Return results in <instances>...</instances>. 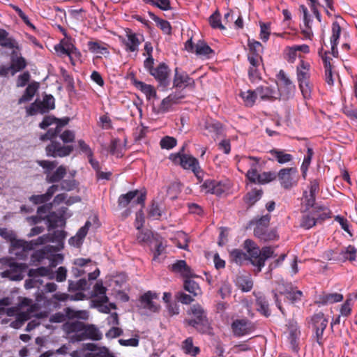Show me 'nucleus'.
Here are the masks:
<instances>
[{"label":"nucleus","instance_id":"1","mask_svg":"<svg viewBox=\"0 0 357 357\" xmlns=\"http://www.w3.org/2000/svg\"><path fill=\"white\" fill-rule=\"evenodd\" d=\"M68 123V119H58L54 116H46L39 127L41 129H46L47 127L55 125V128H51L48 131L41 135L40 139L41 141L51 140V143L46 147V154L49 157H64L68 155L73 150V146H61L60 143L54 142L52 139L61 132L62 128Z\"/></svg>","mask_w":357,"mask_h":357},{"label":"nucleus","instance_id":"2","mask_svg":"<svg viewBox=\"0 0 357 357\" xmlns=\"http://www.w3.org/2000/svg\"><path fill=\"white\" fill-rule=\"evenodd\" d=\"M63 330L67 334L73 333L70 337L72 342H81L85 340L98 341L102 339V334L93 324H85L79 321H67L63 325Z\"/></svg>","mask_w":357,"mask_h":357},{"label":"nucleus","instance_id":"3","mask_svg":"<svg viewBox=\"0 0 357 357\" xmlns=\"http://www.w3.org/2000/svg\"><path fill=\"white\" fill-rule=\"evenodd\" d=\"M296 79L299 89L305 100L312 97L313 84L310 81L311 65L308 61L301 59L296 68Z\"/></svg>","mask_w":357,"mask_h":357},{"label":"nucleus","instance_id":"4","mask_svg":"<svg viewBox=\"0 0 357 357\" xmlns=\"http://www.w3.org/2000/svg\"><path fill=\"white\" fill-rule=\"evenodd\" d=\"M243 248L250 255V263L257 268V273H259L265 265L267 259L271 257L273 250L270 247H264L261 250L255 243L247 239L244 241Z\"/></svg>","mask_w":357,"mask_h":357},{"label":"nucleus","instance_id":"5","mask_svg":"<svg viewBox=\"0 0 357 357\" xmlns=\"http://www.w3.org/2000/svg\"><path fill=\"white\" fill-rule=\"evenodd\" d=\"M190 314L192 317L186 321L189 326L195 328L200 333H212L213 328L208 321L206 313L200 305L196 304L191 306Z\"/></svg>","mask_w":357,"mask_h":357},{"label":"nucleus","instance_id":"6","mask_svg":"<svg viewBox=\"0 0 357 357\" xmlns=\"http://www.w3.org/2000/svg\"><path fill=\"white\" fill-rule=\"evenodd\" d=\"M270 220L271 215L266 214L259 218H255L250 222V225H255L254 234L261 241H268L278 238L277 232L274 229H268Z\"/></svg>","mask_w":357,"mask_h":357},{"label":"nucleus","instance_id":"7","mask_svg":"<svg viewBox=\"0 0 357 357\" xmlns=\"http://www.w3.org/2000/svg\"><path fill=\"white\" fill-rule=\"evenodd\" d=\"M0 264L9 268L1 273L2 278H8L13 281H20L23 279L24 272L27 268L25 264L17 263L13 259L8 257L1 258Z\"/></svg>","mask_w":357,"mask_h":357},{"label":"nucleus","instance_id":"8","mask_svg":"<svg viewBox=\"0 0 357 357\" xmlns=\"http://www.w3.org/2000/svg\"><path fill=\"white\" fill-rule=\"evenodd\" d=\"M231 182L227 178L221 181L207 179L202 184V190L206 193L220 196L227 193L231 189Z\"/></svg>","mask_w":357,"mask_h":357},{"label":"nucleus","instance_id":"9","mask_svg":"<svg viewBox=\"0 0 357 357\" xmlns=\"http://www.w3.org/2000/svg\"><path fill=\"white\" fill-rule=\"evenodd\" d=\"M170 158L174 162H179L181 166L185 169H190L195 175L199 178L202 171L200 169L199 161L195 157L181 153L172 154Z\"/></svg>","mask_w":357,"mask_h":357},{"label":"nucleus","instance_id":"10","mask_svg":"<svg viewBox=\"0 0 357 357\" xmlns=\"http://www.w3.org/2000/svg\"><path fill=\"white\" fill-rule=\"evenodd\" d=\"M125 36L119 37L121 43L124 46V49L128 52H137L139 46L144 41V36L142 34H137L132 31L131 29H126Z\"/></svg>","mask_w":357,"mask_h":357},{"label":"nucleus","instance_id":"11","mask_svg":"<svg viewBox=\"0 0 357 357\" xmlns=\"http://www.w3.org/2000/svg\"><path fill=\"white\" fill-rule=\"evenodd\" d=\"M259 159L253 156H242L238 161L239 167L245 165L250 166V169L246 173L247 178L253 183H258L259 174L257 172V165Z\"/></svg>","mask_w":357,"mask_h":357},{"label":"nucleus","instance_id":"12","mask_svg":"<svg viewBox=\"0 0 357 357\" xmlns=\"http://www.w3.org/2000/svg\"><path fill=\"white\" fill-rule=\"evenodd\" d=\"M298 170L295 167L283 168L278 172V176L280 185L285 189H290L297 184L296 175Z\"/></svg>","mask_w":357,"mask_h":357},{"label":"nucleus","instance_id":"13","mask_svg":"<svg viewBox=\"0 0 357 357\" xmlns=\"http://www.w3.org/2000/svg\"><path fill=\"white\" fill-rule=\"evenodd\" d=\"M328 320L323 312L314 314L311 318V324L315 331L317 342L319 344H322L324 331L328 325Z\"/></svg>","mask_w":357,"mask_h":357},{"label":"nucleus","instance_id":"14","mask_svg":"<svg viewBox=\"0 0 357 357\" xmlns=\"http://www.w3.org/2000/svg\"><path fill=\"white\" fill-rule=\"evenodd\" d=\"M67 211L68 208L66 207H61L59 211V215H57L55 212H52L45 215V220L48 223L49 229L65 225L66 219L71 216V214L67 213Z\"/></svg>","mask_w":357,"mask_h":357},{"label":"nucleus","instance_id":"15","mask_svg":"<svg viewBox=\"0 0 357 357\" xmlns=\"http://www.w3.org/2000/svg\"><path fill=\"white\" fill-rule=\"evenodd\" d=\"M145 195L139 193L138 190L130 191L126 194L120 195L118 199V204L120 207L125 208L130 203L133 204H140L142 206L144 204Z\"/></svg>","mask_w":357,"mask_h":357},{"label":"nucleus","instance_id":"16","mask_svg":"<svg viewBox=\"0 0 357 357\" xmlns=\"http://www.w3.org/2000/svg\"><path fill=\"white\" fill-rule=\"evenodd\" d=\"M231 329L234 336L242 337L253 332L255 326L246 319H236L231 324Z\"/></svg>","mask_w":357,"mask_h":357},{"label":"nucleus","instance_id":"17","mask_svg":"<svg viewBox=\"0 0 357 357\" xmlns=\"http://www.w3.org/2000/svg\"><path fill=\"white\" fill-rule=\"evenodd\" d=\"M174 72L175 73L173 79V86L174 88H195V82L194 79L190 77L186 72L180 70L178 68H176Z\"/></svg>","mask_w":357,"mask_h":357},{"label":"nucleus","instance_id":"18","mask_svg":"<svg viewBox=\"0 0 357 357\" xmlns=\"http://www.w3.org/2000/svg\"><path fill=\"white\" fill-rule=\"evenodd\" d=\"M248 61L250 63L248 77L252 82H256L261 79L259 67L262 64L261 55L248 54Z\"/></svg>","mask_w":357,"mask_h":357},{"label":"nucleus","instance_id":"19","mask_svg":"<svg viewBox=\"0 0 357 357\" xmlns=\"http://www.w3.org/2000/svg\"><path fill=\"white\" fill-rule=\"evenodd\" d=\"M25 307H27L26 311L29 312H36L38 308L37 305L33 303L31 299L27 298H22L17 306L8 308L3 307V314L7 315L8 317L15 316V314H18L19 313H20V311Z\"/></svg>","mask_w":357,"mask_h":357},{"label":"nucleus","instance_id":"20","mask_svg":"<svg viewBox=\"0 0 357 357\" xmlns=\"http://www.w3.org/2000/svg\"><path fill=\"white\" fill-rule=\"evenodd\" d=\"M325 213H322L318 210H312L308 213L303 215L301 226L303 228L309 229L314 227L319 220H324L327 218Z\"/></svg>","mask_w":357,"mask_h":357},{"label":"nucleus","instance_id":"21","mask_svg":"<svg viewBox=\"0 0 357 357\" xmlns=\"http://www.w3.org/2000/svg\"><path fill=\"white\" fill-rule=\"evenodd\" d=\"M287 332H288V340L291 346V349L298 352V340L301 336L300 328L296 321L294 320H289L287 324Z\"/></svg>","mask_w":357,"mask_h":357},{"label":"nucleus","instance_id":"22","mask_svg":"<svg viewBox=\"0 0 357 357\" xmlns=\"http://www.w3.org/2000/svg\"><path fill=\"white\" fill-rule=\"evenodd\" d=\"M169 69L165 63H160L151 70L150 74L158 82L160 86L167 87L169 84Z\"/></svg>","mask_w":357,"mask_h":357},{"label":"nucleus","instance_id":"23","mask_svg":"<svg viewBox=\"0 0 357 357\" xmlns=\"http://www.w3.org/2000/svg\"><path fill=\"white\" fill-rule=\"evenodd\" d=\"M257 96L263 101H274L280 98V93L277 87L268 84L261 85L256 89Z\"/></svg>","mask_w":357,"mask_h":357},{"label":"nucleus","instance_id":"24","mask_svg":"<svg viewBox=\"0 0 357 357\" xmlns=\"http://www.w3.org/2000/svg\"><path fill=\"white\" fill-rule=\"evenodd\" d=\"M56 263L54 259L51 260L50 265L48 267L40 266L37 268H31L29 270L28 275L30 278L38 279L39 277H46L49 280L54 279V273L52 267H54Z\"/></svg>","mask_w":357,"mask_h":357},{"label":"nucleus","instance_id":"25","mask_svg":"<svg viewBox=\"0 0 357 357\" xmlns=\"http://www.w3.org/2000/svg\"><path fill=\"white\" fill-rule=\"evenodd\" d=\"M32 247L29 241H26L21 239H17L16 237L10 242V253L17 256V257H22L24 252L28 250H31Z\"/></svg>","mask_w":357,"mask_h":357},{"label":"nucleus","instance_id":"26","mask_svg":"<svg viewBox=\"0 0 357 357\" xmlns=\"http://www.w3.org/2000/svg\"><path fill=\"white\" fill-rule=\"evenodd\" d=\"M169 269L176 274H179L184 278L194 277L190 267L188 266L185 260H177L169 266Z\"/></svg>","mask_w":357,"mask_h":357},{"label":"nucleus","instance_id":"27","mask_svg":"<svg viewBox=\"0 0 357 357\" xmlns=\"http://www.w3.org/2000/svg\"><path fill=\"white\" fill-rule=\"evenodd\" d=\"M155 298H156V294L151 291H148L143 294L140 297V302L143 307L153 312H158L160 306L153 301V299Z\"/></svg>","mask_w":357,"mask_h":357},{"label":"nucleus","instance_id":"28","mask_svg":"<svg viewBox=\"0 0 357 357\" xmlns=\"http://www.w3.org/2000/svg\"><path fill=\"white\" fill-rule=\"evenodd\" d=\"M54 50L57 54L60 56L67 55L70 60L72 61V55L79 53L77 48L70 43H64L56 45ZM73 63V62H72Z\"/></svg>","mask_w":357,"mask_h":357},{"label":"nucleus","instance_id":"29","mask_svg":"<svg viewBox=\"0 0 357 357\" xmlns=\"http://www.w3.org/2000/svg\"><path fill=\"white\" fill-rule=\"evenodd\" d=\"M90 226L91 222L87 221L85 225L77 231V234L69 239V244L74 247H79L82 244L83 240L87 234Z\"/></svg>","mask_w":357,"mask_h":357},{"label":"nucleus","instance_id":"30","mask_svg":"<svg viewBox=\"0 0 357 357\" xmlns=\"http://www.w3.org/2000/svg\"><path fill=\"white\" fill-rule=\"evenodd\" d=\"M195 52L205 59H209L214 54V51L204 40H199L195 44Z\"/></svg>","mask_w":357,"mask_h":357},{"label":"nucleus","instance_id":"31","mask_svg":"<svg viewBox=\"0 0 357 357\" xmlns=\"http://www.w3.org/2000/svg\"><path fill=\"white\" fill-rule=\"evenodd\" d=\"M269 153L280 164H285L291 162L294 157L291 154L287 153L284 150L273 149L269 151Z\"/></svg>","mask_w":357,"mask_h":357},{"label":"nucleus","instance_id":"32","mask_svg":"<svg viewBox=\"0 0 357 357\" xmlns=\"http://www.w3.org/2000/svg\"><path fill=\"white\" fill-rule=\"evenodd\" d=\"M134 85L146 96L147 100H151L157 97L156 91L152 85L137 80L134 82Z\"/></svg>","mask_w":357,"mask_h":357},{"label":"nucleus","instance_id":"33","mask_svg":"<svg viewBox=\"0 0 357 357\" xmlns=\"http://www.w3.org/2000/svg\"><path fill=\"white\" fill-rule=\"evenodd\" d=\"M67 173V168L64 165H60L54 172L46 176L45 180L48 183H54L61 181Z\"/></svg>","mask_w":357,"mask_h":357},{"label":"nucleus","instance_id":"34","mask_svg":"<svg viewBox=\"0 0 357 357\" xmlns=\"http://www.w3.org/2000/svg\"><path fill=\"white\" fill-rule=\"evenodd\" d=\"M47 106L45 105L43 101L36 100L34 102L31 103L30 106L26 109V114L28 116H33L37 114H45L49 111H45Z\"/></svg>","mask_w":357,"mask_h":357},{"label":"nucleus","instance_id":"35","mask_svg":"<svg viewBox=\"0 0 357 357\" xmlns=\"http://www.w3.org/2000/svg\"><path fill=\"white\" fill-rule=\"evenodd\" d=\"M230 257L233 262L242 265L247 261L250 262V255H248L239 249H234L230 252Z\"/></svg>","mask_w":357,"mask_h":357},{"label":"nucleus","instance_id":"36","mask_svg":"<svg viewBox=\"0 0 357 357\" xmlns=\"http://www.w3.org/2000/svg\"><path fill=\"white\" fill-rule=\"evenodd\" d=\"M38 88V85L37 83L29 84L26 88L22 96L18 100V104L20 105L31 101L37 91Z\"/></svg>","mask_w":357,"mask_h":357},{"label":"nucleus","instance_id":"37","mask_svg":"<svg viewBox=\"0 0 357 357\" xmlns=\"http://www.w3.org/2000/svg\"><path fill=\"white\" fill-rule=\"evenodd\" d=\"M181 348L185 354L192 356H196L200 352L199 348L193 345V340L191 337L186 338L182 342Z\"/></svg>","mask_w":357,"mask_h":357},{"label":"nucleus","instance_id":"38","mask_svg":"<svg viewBox=\"0 0 357 357\" xmlns=\"http://www.w3.org/2000/svg\"><path fill=\"white\" fill-rule=\"evenodd\" d=\"M256 296V304L257 305V310L265 317H268L271 314L268 304L265 297L261 294L254 293Z\"/></svg>","mask_w":357,"mask_h":357},{"label":"nucleus","instance_id":"39","mask_svg":"<svg viewBox=\"0 0 357 357\" xmlns=\"http://www.w3.org/2000/svg\"><path fill=\"white\" fill-rule=\"evenodd\" d=\"M280 86L285 87L289 91H293L295 89V85L289 79L288 75L283 70H280L276 75Z\"/></svg>","mask_w":357,"mask_h":357},{"label":"nucleus","instance_id":"40","mask_svg":"<svg viewBox=\"0 0 357 357\" xmlns=\"http://www.w3.org/2000/svg\"><path fill=\"white\" fill-rule=\"evenodd\" d=\"M26 66V62L22 56H13L11 59L10 70L12 75L23 70Z\"/></svg>","mask_w":357,"mask_h":357},{"label":"nucleus","instance_id":"41","mask_svg":"<svg viewBox=\"0 0 357 357\" xmlns=\"http://www.w3.org/2000/svg\"><path fill=\"white\" fill-rule=\"evenodd\" d=\"M33 312L29 311L21 312L17 314V319L10 322V326L15 329L20 328L24 323L31 318V313Z\"/></svg>","mask_w":357,"mask_h":357},{"label":"nucleus","instance_id":"42","mask_svg":"<svg viewBox=\"0 0 357 357\" xmlns=\"http://www.w3.org/2000/svg\"><path fill=\"white\" fill-rule=\"evenodd\" d=\"M150 17L156 23L157 26L166 34H169L172 27L169 22L167 20L160 19L151 12L149 13Z\"/></svg>","mask_w":357,"mask_h":357},{"label":"nucleus","instance_id":"43","mask_svg":"<svg viewBox=\"0 0 357 357\" xmlns=\"http://www.w3.org/2000/svg\"><path fill=\"white\" fill-rule=\"evenodd\" d=\"M239 288L245 292L250 291L253 287V282L250 276L241 275L236 279Z\"/></svg>","mask_w":357,"mask_h":357},{"label":"nucleus","instance_id":"44","mask_svg":"<svg viewBox=\"0 0 357 357\" xmlns=\"http://www.w3.org/2000/svg\"><path fill=\"white\" fill-rule=\"evenodd\" d=\"M189 278H185L184 282V289L192 294L194 296H197L202 294L201 289L199 284Z\"/></svg>","mask_w":357,"mask_h":357},{"label":"nucleus","instance_id":"45","mask_svg":"<svg viewBox=\"0 0 357 357\" xmlns=\"http://www.w3.org/2000/svg\"><path fill=\"white\" fill-rule=\"evenodd\" d=\"M138 233L137 234V240L139 243H149L151 245L154 239H155L158 236H154L153 233L149 230H138Z\"/></svg>","mask_w":357,"mask_h":357},{"label":"nucleus","instance_id":"46","mask_svg":"<svg viewBox=\"0 0 357 357\" xmlns=\"http://www.w3.org/2000/svg\"><path fill=\"white\" fill-rule=\"evenodd\" d=\"M151 245L153 246L151 250L153 252V260H159V257L165 252V249L160 238L158 236Z\"/></svg>","mask_w":357,"mask_h":357},{"label":"nucleus","instance_id":"47","mask_svg":"<svg viewBox=\"0 0 357 357\" xmlns=\"http://www.w3.org/2000/svg\"><path fill=\"white\" fill-rule=\"evenodd\" d=\"M356 249L352 245H349L340 252V259L343 261L349 260L352 261L356 259Z\"/></svg>","mask_w":357,"mask_h":357},{"label":"nucleus","instance_id":"48","mask_svg":"<svg viewBox=\"0 0 357 357\" xmlns=\"http://www.w3.org/2000/svg\"><path fill=\"white\" fill-rule=\"evenodd\" d=\"M240 96L242 98L245 105L248 107H252L255 102L257 97L256 89L255 91L248 90L246 91L241 92Z\"/></svg>","mask_w":357,"mask_h":357},{"label":"nucleus","instance_id":"49","mask_svg":"<svg viewBox=\"0 0 357 357\" xmlns=\"http://www.w3.org/2000/svg\"><path fill=\"white\" fill-rule=\"evenodd\" d=\"M106 288L102 283H96L94 286V292L97 296V301L106 303L108 302V298L106 296Z\"/></svg>","mask_w":357,"mask_h":357},{"label":"nucleus","instance_id":"50","mask_svg":"<svg viewBox=\"0 0 357 357\" xmlns=\"http://www.w3.org/2000/svg\"><path fill=\"white\" fill-rule=\"evenodd\" d=\"M262 194L263 192L261 189H253L246 195L245 197L246 203L252 206L261 199Z\"/></svg>","mask_w":357,"mask_h":357},{"label":"nucleus","instance_id":"51","mask_svg":"<svg viewBox=\"0 0 357 357\" xmlns=\"http://www.w3.org/2000/svg\"><path fill=\"white\" fill-rule=\"evenodd\" d=\"M66 316L69 319H79L82 320H87L89 318V312L86 310H74L70 308H67Z\"/></svg>","mask_w":357,"mask_h":357},{"label":"nucleus","instance_id":"52","mask_svg":"<svg viewBox=\"0 0 357 357\" xmlns=\"http://www.w3.org/2000/svg\"><path fill=\"white\" fill-rule=\"evenodd\" d=\"M145 3L151 4L162 10H169L172 8L170 0H143Z\"/></svg>","mask_w":357,"mask_h":357},{"label":"nucleus","instance_id":"53","mask_svg":"<svg viewBox=\"0 0 357 357\" xmlns=\"http://www.w3.org/2000/svg\"><path fill=\"white\" fill-rule=\"evenodd\" d=\"M248 46L249 50L248 54L261 55L263 50L261 43L249 39Z\"/></svg>","mask_w":357,"mask_h":357},{"label":"nucleus","instance_id":"54","mask_svg":"<svg viewBox=\"0 0 357 357\" xmlns=\"http://www.w3.org/2000/svg\"><path fill=\"white\" fill-rule=\"evenodd\" d=\"M331 36L330 38V43L337 45L341 33V27L337 22H333L331 26Z\"/></svg>","mask_w":357,"mask_h":357},{"label":"nucleus","instance_id":"55","mask_svg":"<svg viewBox=\"0 0 357 357\" xmlns=\"http://www.w3.org/2000/svg\"><path fill=\"white\" fill-rule=\"evenodd\" d=\"M296 53L297 52L293 46H287L283 52L284 59L289 63H294L296 60Z\"/></svg>","mask_w":357,"mask_h":357},{"label":"nucleus","instance_id":"56","mask_svg":"<svg viewBox=\"0 0 357 357\" xmlns=\"http://www.w3.org/2000/svg\"><path fill=\"white\" fill-rule=\"evenodd\" d=\"M8 33L4 29H0V45L4 47L13 48L14 41L8 38Z\"/></svg>","mask_w":357,"mask_h":357},{"label":"nucleus","instance_id":"57","mask_svg":"<svg viewBox=\"0 0 357 357\" xmlns=\"http://www.w3.org/2000/svg\"><path fill=\"white\" fill-rule=\"evenodd\" d=\"M37 163L43 168L44 174L47 176L51 173L58 165L56 161H49V160H38Z\"/></svg>","mask_w":357,"mask_h":357},{"label":"nucleus","instance_id":"58","mask_svg":"<svg viewBox=\"0 0 357 357\" xmlns=\"http://www.w3.org/2000/svg\"><path fill=\"white\" fill-rule=\"evenodd\" d=\"M174 105L173 102L167 96L161 101L158 112L162 114L169 112L172 110Z\"/></svg>","mask_w":357,"mask_h":357},{"label":"nucleus","instance_id":"59","mask_svg":"<svg viewBox=\"0 0 357 357\" xmlns=\"http://www.w3.org/2000/svg\"><path fill=\"white\" fill-rule=\"evenodd\" d=\"M67 234L63 230H56L50 234V242L56 243L57 244H63Z\"/></svg>","mask_w":357,"mask_h":357},{"label":"nucleus","instance_id":"60","mask_svg":"<svg viewBox=\"0 0 357 357\" xmlns=\"http://www.w3.org/2000/svg\"><path fill=\"white\" fill-rule=\"evenodd\" d=\"M209 23L214 29H225L220 19V14L218 12H215L209 17Z\"/></svg>","mask_w":357,"mask_h":357},{"label":"nucleus","instance_id":"61","mask_svg":"<svg viewBox=\"0 0 357 357\" xmlns=\"http://www.w3.org/2000/svg\"><path fill=\"white\" fill-rule=\"evenodd\" d=\"M88 47L89 50L95 54H105L107 52V49L103 46H102L98 42H93L89 41L88 43Z\"/></svg>","mask_w":357,"mask_h":357},{"label":"nucleus","instance_id":"62","mask_svg":"<svg viewBox=\"0 0 357 357\" xmlns=\"http://www.w3.org/2000/svg\"><path fill=\"white\" fill-rule=\"evenodd\" d=\"M160 145L162 149L169 150L176 145V139L172 137L166 136L161 139Z\"/></svg>","mask_w":357,"mask_h":357},{"label":"nucleus","instance_id":"63","mask_svg":"<svg viewBox=\"0 0 357 357\" xmlns=\"http://www.w3.org/2000/svg\"><path fill=\"white\" fill-rule=\"evenodd\" d=\"M86 357H114L105 347H98L96 353L88 354Z\"/></svg>","mask_w":357,"mask_h":357},{"label":"nucleus","instance_id":"64","mask_svg":"<svg viewBox=\"0 0 357 357\" xmlns=\"http://www.w3.org/2000/svg\"><path fill=\"white\" fill-rule=\"evenodd\" d=\"M343 300V295L339 293H332L325 295L323 301L326 303H335Z\"/></svg>","mask_w":357,"mask_h":357}]
</instances>
